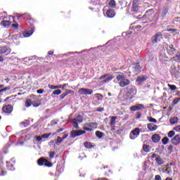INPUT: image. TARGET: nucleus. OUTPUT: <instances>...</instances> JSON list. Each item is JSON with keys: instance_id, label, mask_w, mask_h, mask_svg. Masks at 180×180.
Instances as JSON below:
<instances>
[{"instance_id": "nucleus-16", "label": "nucleus", "mask_w": 180, "mask_h": 180, "mask_svg": "<svg viewBox=\"0 0 180 180\" xmlns=\"http://www.w3.org/2000/svg\"><path fill=\"white\" fill-rule=\"evenodd\" d=\"M147 79H148V76L147 75L139 76L136 79V82H137V84H143L146 82Z\"/></svg>"}, {"instance_id": "nucleus-43", "label": "nucleus", "mask_w": 180, "mask_h": 180, "mask_svg": "<svg viewBox=\"0 0 180 180\" xmlns=\"http://www.w3.org/2000/svg\"><path fill=\"white\" fill-rule=\"evenodd\" d=\"M168 87L171 91H175V89H176V86L174 84H168Z\"/></svg>"}, {"instance_id": "nucleus-41", "label": "nucleus", "mask_w": 180, "mask_h": 180, "mask_svg": "<svg viewBox=\"0 0 180 180\" xmlns=\"http://www.w3.org/2000/svg\"><path fill=\"white\" fill-rule=\"evenodd\" d=\"M4 175H6V171L4 170L2 167L0 166V176H4Z\"/></svg>"}, {"instance_id": "nucleus-48", "label": "nucleus", "mask_w": 180, "mask_h": 180, "mask_svg": "<svg viewBox=\"0 0 180 180\" xmlns=\"http://www.w3.org/2000/svg\"><path fill=\"white\" fill-rule=\"evenodd\" d=\"M55 143L56 144V146H60V144H61V143H63V141L60 139H57L55 140Z\"/></svg>"}, {"instance_id": "nucleus-33", "label": "nucleus", "mask_w": 180, "mask_h": 180, "mask_svg": "<svg viewBox=\"0 0 180 180\" xmlns=\"http://www.w3.org/2000/svg\"><path fill=\"white\" fill-rule=\"evenodd\" d=\"M37 162H38V165L39 166L44 165V162H46V160L43 158H41L38 160Z\"/></svg>"}, {"instance_id": "nucleus-13", "label": "nucleus", "mask_w": 180, "mask_h": 180, "mask_svg": "<svg viewBox=\"0 0 180 180\" xmlns=\"http://www.w3.org/2000/svg\"><path fill=\"white\" fill-rule=\"evenodd\" d=\"M142 109H144V105L143 104H136L135 105L130 107V110L131 112H136L137 110H141Z\"/></svg>"}, {"instance_id": "nucleus-17", "label": "nucleus", "mask_w": 180, "mask_h": 180, "mask_svg": "<svg viewBox=\"0 0 180 180\" xmlns=\"http://www.w3.org/2000/svg\"><path fill=\"white\" fill-rule=\"evenodd\" d=\"M13 110V107L11 105H7L4 107H3V112L4 113H7L8 115H10V113H12V111Z\"/></svg>"}, {"instance_id": "nucleus-30", "label": "nucleus", "mask_w": 180, "mask_h": 180, "mask_svg": "<svg viewBox=\"0 0 180 180\" xmlns=\"http://www.w3.org/2000/svg\"><path fill=\"white\" fill-rule=\"evenodd\" d=\"M32 103H33V101L31 98H27L25 101L26 108H30L32 106Z\"/></svg>"}, {"instance_id": "nucleus-64", "label": "nucleus", "mask_w": 180, "mask_h": 180, "mask_svg": "<svg viewBox=\"0 0 180 180\" xmlns=\"http://www.w3.org/2000/svg\"><path fill=\"white\" fill-rule=\"evenodd\" d=\"M167 32H172V33H175V32H176V30H175V29H169V30H167Z\"/></svg>"}, {"instance_id": "nucleus-12", "label": "nucleus", "mask_w": 180, "mask_h": 180, "mask_svg": "<svg viewBox=\"0 0 180 180\" xmlns=\"http://www.w3.org/2000/svg\"><path fill=\"white\" fill-rule=\"evenodd\" d=\"M132 72H134V74H139L140 73V71L141 70V67H140V63H134L131 67Z\"/></svg>"}, {"instance_id": "nucleus-61", "label": "nucleus", "mask_w": 180, "mask_h": 180, "mask_svg": "<svg viewBox=\"0 0 180 180\" xmlns=\"http://www.w3.org/2000/svg\"><path fill=\"white\" fill-rule=\"evenodd\" d=\"M155 180H162V179H161V176H160L159 174H157L155 176Z\"/></svg>"}, {"instance_id": "nucleus-15", "label": "nucleus", "mask_w": 180, "mask_h": 180, "mask_svg": "<svg viewBox=\"0 0 180 180\" xmlns=\"http://www.w3.org/2000/svg\"><path fill=\"white\" fill-rule=\"evenodd\" d=\"M168 14V8L165 7L162 8V10L160 11V13L159 15V18L162 19V20H164L165 19V17Z\"/></svg>"}, {"instance_id": "nucleus-24", "label": "nucleus", "mask_w": 180, "mask_h": 180, "mask_svg": "<svg viewBox=\"0 0 180 180\" xmlns=\"http://www.w3.org/2000/svg\"><path fill=\"white\" fill-rule=\"evenodd\" d=\"M86 51H89L88 49H84L83 51H82L81 52H78V51H75V52H68L64 54V56H70V55H73V54H81V53H85Z\"/></svg>"}, {"instance_id": "nucleus-37", "label": "nucleus", "mask_w": 180, "mask_h": 180, "mask_svg": "<svg viewBox=\"0 0 180 180\" xmlns=\"http://www.w3.org/2000/svg\"><path fill=\"white\" fill-rule=\"evenodd\" d=\"M168 141H169V139L168 137L165 136L162 139V143L164 144V146L168 144Z\"/></svg>"}, {"instance_id": "nucleus-19", "label": "nucleus", "mask_w": 180, "mask_h": 180, "mask_svg": "<svg viewBox=\"0 0 180 180\" xmlns=\"http://www.w3.org/2000/svg\"><path fill=\"white\" fill-rule=\"evenodd\" d=\"M62 172H64V169L61 167V166L58 165L56 167V171L55 173L56 176H60V175L62 174Z\"/></svg>"}, {"instance_id": "nucleus-25", "label": "nucleus", "mask_w": 180, "mask_h": 180, "mask_svg": "<svg viewBox=\"0 0 180 180\" xmlns=\"http://www.w3.org/2000/svg\"><path fill=\"white\" fill-rule=\"evenodd\" d=\"M113 78H115L112 75H108V76L107 77H105V79L102 82L103 84H106L108 82H110V81H112V79H113Z\"/></svg>"}, {"instance_id": "nucleus-55", "label": "nucleus", "mask_w": 180, "mask_h": 180, "mask_svg": "<svg viewBox=\"0 0 180 180\" xmlns=\"http://www.w3.org/2000/svg\"><path fill=\"white\" fill-rule=\"evenodd\" d=\"M174 58V61H179V60H180V53L176 55Z\"/></svg>"}, {"instance_id": "nucleus-34", "label": "nucleus", "mask_w": 180, "mask_h": 180, "mask_svg": "<svg viewBox=\"0 0 180 180\" xmlns=\"http://www.w3.org/2000/svg\"><path fill=\"white\" fill-rule=\"evenodd\" d=\"M153 13H154V10H148L146 13V16L148 18H151V16H153Z\"/></svg>"}, {"instance_id": "nucleus-9", "label": "nucleus", "mask_w": 180, "mask_h": 180, "mask_svg": "<svg viewBox=\"0 0 180 180\" xmlns=\"http://www.w3.org/2000/svg\"><path fill=\"white\" fill-rule=\"evenodd\" d=\"M170 143L173 144V146H179L180 143V135L176 134L173 138L171 139Z\"/></svg>"}, {"instance_id": "nucleus-49", "label": "nucleus", "mask_w": 180, "mask_h": 180, "mask_svg": "<svg viewBox=\"0 0 180 180\" xmlns=\"http://www.w3.org/2000/svg\"><path fill=\"white\" fill-rule=\"evenodd\" d=\"M60 94H61V90L60 89L55 90L52 94V95H60Z\"/></svg>"}, {"instance_id": "nucleus-40", "label": "nucleus", "mask_w": 180, "mask_h": 180, "mask_svg": "<svg viewBox=\"0 0 180 180\" xmlns=\"http://www.w3.org/2000/svg\"><path fill=\"white\" fill-rule=\"evenodd\" d=\"M174 136H175V132L174 131H170L167 134V137H169V139H172Z\"/></svg>"}, {"instance_id": "nucleus-45", "label": "nucleus", "mask_w": 180, "mask_h": 180, "mask_svg": "<svg viewBox=\"0 0 180 180\" xmlns=\"http://www.w3.org/2000/svg\"><path fill=\"white\" fill-rule=\"evenodd\" d=\"M68 137V134H65L62 138L60 136H58V139H61L62 141H64V140H65V139H67Z\"/></svg>"}, {"instance_id": "nucleus-32", "label": "nucleus", "mask_w": 180, "mask_h": 180, "mask_svg": "<svg viewBox=\"0 0 180 180\" xmlns=\"http://www.w3.org/2000/svg\"><path fill=\"white\" fill-rule=\"evenodd\" d=\"M116 119H117V117H111V120L110 122V126H115L116 124Z\"/></svg>"}, {"instance_id": "nucleus-14", "label": "nucleus", "mask_w": 180, "mask_h": 180, "mask_svg": "<svg viewBox=\"0 0 180 180\" xmlns=\"http://www.w3.org/2000/svg\"><path fill=\"white\" fill-rule=\"evenodd\" d=\"M15 159H12L11 161H6V167L8 171H15Z\"/></svg>"}, {"instance_id": "nucleus-1", "label": "nucleus", "mask_w": 180, "mask_h": 180, "mask_svg": "<svg viewBox=\"0 0 180 180\" xmlns=\"http://www.w3.org/2000/svg\"><path fill=\"white\" fill-rule=\"evenodd\" d=\"M84 130H72L71 132H70V134H71V137L72 139H75V137H78V136H82V134H85V133H86V131H92V128H89V127H84ZM86 130V131H85Z\"/></svg>"}, {"instance_id": "nucleus-47", "label": "nucleus", "mask_w": 180, "mask_h": 180, "mask_svg": "<svg viewBox=\"0 0 180 180\" xmlns=\"http://www.w3.org/2000/svg\"><path fill=\"white\" fill-rule=\"evenodd\" d=\"M51 136V134H44L41 135L42 139H49Z\"/></svg>"}, {"instance_id": "nucleus-58", "label": "nucleus", "mask_w": 180, "mask_h": 180, "mask_svg": "<svg viewBox=\"0 0 180 180\" xmlns=\"http://www.w3.org/2000/svg\"><path fill=\"white\" fill-rule=\"evenodd\" d=\"M174 130H175V131H177L178 133H180V125L174 127Z\"/></svg>"}, {"instance_id": "nucleus-18", "label": "nucleus", "mask_w": 180, "mask_h": 180, "mask_svg": "<svg viewBox=\"0 0 180 180\" xmlns=\"http://www.w3.org/2000/svg\"><path fill=\"white\" fill-rule=\"evenodd\" d=\"M107 18H115L116 16V13H115V10L113 8H109L106 12Z\"/></svg>"}, {"instance_id": "nucleus-56", "label": "nucleus", "mask_w": 180, "mask_h": 180, "mask_svg": "<svg viewBox=\"0 0 180 180\" xmlns=\"http://www.w3.org/2000/svg\"><path fill=\"white\" fill-rule=\"evenodd\" d=\"M35 140L37 141H41V140H43V138H42V136H35Z\"/></svg>"}, {"instance_id": "nucleus-39", "label": "nucleus", "mask_w": 180, "mask_h": 180, "mask_svg": "<svg viewBox=\"0 0 180 180\" xmlns=\"http://www.w3.org/2000/svg\"><path fill=\"white\" fill-rule=\"evenodd\" d=\"M108 5L110 6V8H115V6H116V1H115V0H111Z\"/></svg>"}, {"instance_id": "nucleus-50", "label": "nucleus", "mask_w": 180, "mask_h": 180, "mask_svg": "<svg viewBox=\"0 0 180 180\" xmlns=\"http://www.w3.org/2000/svg\"><path fill=\"white\" fill-rule=\"evenodd\" d=\"M179 101H180V98H174L173 102H172V105H178V102H179Z\"/></svg>"}, {"instance_id": "nucleus-38", "label": "nucleus", "mask_w": 180, "mask_h": 180, "mask_svg": "<svg viewBox=\"0 0 180 180\" xmlns=\"http://www.w3.org/2000/svg\"><path fill=\"white\" fill-rule=\"evenodd\" d=\"M147 120L150 123H157V120H155V118H153V117H147Z\"/></svg>"}, {"instance_id": "nucleus-59", "label": "nucleus", "mask_w": 180, "mask_h": 180, "mask_svg": "<svg viewBox=\"0 0 180 180\" xmlns=\"http://www.w3.org/2000/svg\"><path fill=\"white\" fill-rule=\"evenodd\" d=\"M141 117V112H137L136 119H140Z\"/></svg>"}, {"instance_id": "nucleus-4", "label": "nucleus", "mask_w": 180, "mask_h": 180, "mask_svg": "<svg viewBox=\"0 0 180 180\" xmlns=\"http://www.w3.org/2000/svg\"><path fill=\"white\" fill-rule=\"evenodd\" d=\"M34 33V25H30V27L22 32L23 37H30Z\"/></svg>"}, {"instance_id": "nucleus-22", "label": "nucleus", "mask_w": 180, "mask_h": 180, "mask_svg": "<svg viewBox=\"0 0 180 180\" xmlns=\"http://www.w3.org/2000/svg\"><path fill=\"white\" fill-rule=\"evenodd\" d=\"M148 129L150 131H155V130H157V125L153 123L148 124Z\"/></svg>"}, {"instance_id": "nucleus-57", "label": "nucleus", "mask_w": 180, "mask_h": 180, "mask_svg": "<svg viewBox=\"0 0 180 180\" xmlns=\"http://www.w3.org/2000/svg\"><path fill=\"white\" fill-rule=\"evenodd\" d=\"M109 77V74H105L100 77V79H106V77Z\"/></svg>"}, {"instance_id": "nucleus-54", "label": "nucleus", "mask_w": 180, "mask_h": 180, "mask_svg": "<svg viewBox=\"0 0 180 180\" xmlns=\"http://www.w3.org/2000/svg\"><path fill=\"white\" fill-rule=\"evenodd\" d=\"M9 89H11V87L10 86H6V87L0 90V94H1V92H5L6 91H9Z\"/></svg>"}, {"instance_id": "nucleus-29", "label": "nucleus", "mask_w": 180, "mask_h": 180, "mask_svg": "<svg viewBox=\"0 0 180 180\" xmlns=\"http://www.w3.org/2000/svg\"><path fill=\"white\" fill-rule=\"evenodd\" d=\"M49 89H60L61 88H63V85H58V86H54V85H51V84H49Z\"/></svg>"}, {"instance_id": "nucleus-36", "label": "nucleus", "mask_w": 180, "mask_h": 180, "mask_svg": "<svg viewBox=\"0 0 180 180\" xmlns=\"http://www.w3.org/2000/svg\"><path fill=\"white\" fill-rule=\"evenodd\" d=\"M95 97L96 98L97 101H102L103 99V96L101 94H96Z\"/></svg>"}, {"instance_id": "nucleus-7", "label": "nucleus", "mask_w": 180, "mask_h": 180, "mask_svg": "<svg viewBox=\"0 0 180 180\" xmlns=\"http://www.w3.org/2000/svg\"><path fill=\"white\" fill-rule=\"evenodd\" d=\"M140 135V129L136 128L135 129L132 130L129 134V139L131 140H136L137 137Z\"/></svg>"}, {"instance_id": "nucleus-31", "label": "nucleus", "mask_w": 180, "mask_h": 180, "mask_svg": "<svg viewBox=\"0 0 180 180\" xmlns=\"http://www.w3.org/2000/svg\"><path fill=\"white\" fill-rule=\"evenodd\" d=\"M178 120H179L178 117H173L170 119V123L171 124H175L176 123H178Z\"/></svg>"}, {"instance_id": "nucleus-28", "label": "nucleus", "mask_w": 180, "mask_h": 180, "mask_svg": "<svg viewBox=\"0 0 180 180\" xmlns=\"http://www.w3.org/2000/svg\"><path fill=\"white\" fill-rule=\"evenodd\" d=\"M143 150L145 153H150V151H151V147L148 145L144 144L143 146Z\"/></svg>"}, {"instance_id": "nucleus-5", "label": "nucleus", "mask_w": 180, "mask_h": 180, "mask_svg": "<svg viewBox=\"0 0 180 180\" xmlns=\"http://www.w3.org/2000/svg\"><path fill=\"white\" fill-rule=\"evenodd\" d=\"M162 39V34L160 32H157L156 34L153 35L151 38V41L153 44H157L158 41H161Z\"/></svg>"}, {"instance_id": "nucleus-63", "label": "nucleus", "mask_w": 180, "mask_h": 180, "mask_svg": "<svg viewBox=\"0 0 180 180\" xmlns=\"http://www.w3.org/2000/svg\"><path fill=\"white\" fill-rule=\"evenodd\" d=\"M103 110H105V108H98L96 110V112H103Z\"/></svg>"}, {"instance_id": "nucleus-26", "label": "nucleus", "mask_w": 180, "mask_h": 180, "mask_svg": "<svg viewBox=\"0 0 180 180\" xmlns=\"http://www.w3.org/2000/svg\"><path fill=\"white\" fill-rule=\"evenodd\" d=\"M155 161L158 165H162L164 162H165L164 160H162V158H161L159 155H158V157L155 158Z\"/></svg>"}, {"instance_id": "nucleus-3", "label": "nucleus", "mask_w": 180, "mask_h": 180, "mask_svg": "<svg viewBox=\"0 0 180 180\" xmlns=\"http://www.w3.org/2000/svg\"><path fill=\"white\" fill-rule=\"evenodd\" d=\"M117 79L120 81V86L122 88H124V86H127L130 84V80L126 79V77L123 75H118Z\"/></svg>"}, {"instance_id": "nucleus-35", "label": "nucleus", "mask_w": 180, "mask_h": 180, "mask_svg": "<svg viewBox=\"0 0 180 180\" xmlns=\"http://www.w3.org/2000/svg\"><path fill=\"white\" fill-rule=\"evenodd\" d=\"M96 136L98 139H102V137H103V134L101 131H96Z\"/></svg>"}, {"instance_id": "nucleus-46", "label": "nucleus", "mask_w": 180, "mask_h": 180, "mask_svg": "<svg viewBox=\"0 0 180 180\" xmlns=\"http://www.w3.org/2000/svg\"><path fill=\"white\" fill-rule=\"evenodd\" d=\"M71 91L68 93H63L60 95V99H64L67 96V95H69V94H71Z\"/></svg>"}, {"instance_id": "nucleus-8", "label": "nucleus", "mask_w": 180, "mask_h": 180, "mask_svg": "<svg viewBox=\"0 0 180 180\" xmlns=\"http://www.w3.org/2000/svg\"><path fill=\"white\" fill-rule=\"evenodd\" d=\"M127 95H131V99L133 98V95H136V87L134 86H129L127 87Z\"/></svg>"}, {"instance_id": "nucleus-21", "label": "nucleus", "mask_w": 180, "mask_h": 180, "mask_svg": "<svg viewBox=\"0 0 180 180\" xmlns=\"http://www.w3.org/2000/svg\"><path fill=\"white\" fill-rule=\"evenodd\" d=\"M1 26H4V27H9L11 25H12V22L9 20H3L1 22Z\"/></svg>"}, {"instance_id": "nucleus-20", "label": "nucleus", "mask_w": 180, "mask_h": 180, "mask_svg": "<svg viewBox=\"0 0 180 180\" xmlns=\"http://www.w3.org/2000/svg\"><path fill=\"white\" fill-rule=\"evenodd\" d=\"M85 126H87L88 127H91V129H92L98 128V124L96 122L86 123Z\"/></svg>"}, {"instance_id": "nucleus-44", "label": "nucleus", "mask_w": 180, "mask_h": 180, "mask_svg": "<svg viewBox=\"0 0 180 180\" xmlns=\"http://www.w3.org/2000/svg\"><path fill=\"white\" fill-rule=\"evenodd\" d=\"M58 122H60V120H53L52 121H51V126H55V124H57V123H58Z\"/></svg>"}, {"instance_id": "nucleus-2", "label": "nucleus", "mask_w": 180, "mask_h": 180, "mask_svg": "<svg viewBox=\"0 0 180 180\" xmlns=\"http://www.w3.org/2000/svg\"><path fill=\"white\" fill-rule=\"evenodd\" d=\"M84 122V117L81 115H78L75 118L70 120V123L72 124L74 129H79V123Z\"/></svg>"}, {"instance_id": "nucleus-62", "label": "nucleus", "mask_w": 180, "mask_h": 180, "mask_svg": "<svg viewBox=\"0 0 180 180\" xmlns=\"http://www.w3.org/2000/svg\"><path fill=\"white\" fill-rule=\"evenodd\" d=\"M37 92L39 94H43V92H44V89H38V90H37Z\"/></svg>"}, {"instance_id": "nucleus-6", "label": "nucleus", "mask_w": 180, "mask_h": 180, "mask_svg": "<svg viewBox=\"0 0 180 180\" xmlns=\"http://www.w3.org/2000/svg\"><path fill=\"white\" fill-rule=\"evenodd\" d=\"M79 95H92L94 94V90L86 88H81L78 91Z\"/></svg>"}, {"instance_id": "nucleus-10", "label": "nucleus", "mask_w": 180, "mask_h": 180, "mask_svg": "<svg viewBox=\"0 0 180 180\" xmlns=\"http://www.w3.org/2000/svg\"><path fill=\"white\" fill-rule=\"evenodd\" d=\"M11 53V49L8 46H0V54H4V56H8Z\"/></svg>"}, {"instance_id": "nucleus-42", "label": "nucleus", "mask_w": 180, "mask_h": 180, "mask_svg": "<svg viewBox=\"0 0 180 180\" xmlns=\"http://www.w3.org/2000/svg\"><path fill=\"white\" fill-rule=\"evenodd\" d=\"M84 147H86V148H92V143L90 142H85Z\"/></svg>"}, {"instance_id": "nucleus-60", "label": "nucleus", "mask_w": 180, "mask_h": 180, "mask_svg": "<svg viewBox=\"0 0 180 180\" xmlns=\"http://www.w3.org/2000/svg\"><path fill=\"white\" fill-rule=\"evenodd\" d=\"M12 27H14V29H18V27H19V24H18V22L12 24Z\"/></svg>"}, {"instance_id": "nucleus-11", "label": "nucleus", "mask_w": 180, "mask_h": 180, "mask_svg": "<svg viewBox=\"0 0 180 180\" xmlns=\"http://www.w3.org/2000/svg\"><path fill=\"white\" fill-rule=\"evenodd\" d=\"M141 9H143V7L139 6L136 2L133 3L131 9L132 12H134V13H139L141 12Z\"/></svg>"}, {"instance_id": "nucleus-27", "label": "nucleus", "mask_w": 180, "mask_h": 180, "mask_svg": "<svg viewBox=\"0 0 180 180\" xmlns=\"http://www.w3.org/2000/svg\"><path fill=\"white\" fill-rule=\"evenodd\" d=\"M175 50H176L175 48L172 47V46H169L167 47V53L170 56H172V54H174V52L175 51Z\"/></svg>"}, {"instance_id": "nucleus-23", "label": "nucleus", "mask_w": 180, "mask_h": 180, "mask_svg": "<svg viewBox=\"0 0 180 180\" xmlns=\"http://www.w3.org/2000/svg\"><path fill=\"white\" fill-rule=\"evenodd\" d=\"M160 140H161V136H160V135L154 134L152 136V141H153V143H158Z\"/></svg>"}, {"instance_id": "nucleus-52", "label": "nucleus", "mask_w": 180, "mask_h": 180, "mask_svg": "<svg viewBox=\"0 0 180 180\" xmlns=\"http://www.w3.org/2000/svg\"><path fill=\"white\" fill-rule=\"evenodd\" d=\"M91 5H98L99 4V0H91Z\"/></svg>"}, {"instance_id": "nucleus-53", "label": "nucleus", "mask_w": 180, "mask_h": 180, "mask_svg": "<svg viewBox=\"0 0 180 180\" xmlns=\"http://www.w3.org/2000/svg\"><path fill=\"white\" fill-rule=\"evenodd\" d=\"M54 155H56V152L54 151H51L49 153V158L53 159L54 158Z\"/></svg>"}, {"instance_id": "nucleus-51", "label": "nucleus", "mask_w": 180, "mask_h": 180, "mask_svg": "<svg viewBox=\"0 0 180 180\" xmlns=\"http://www.w3.org/2000/svg\"><path fill=\"white\" fill-rule=\"evenodd\" d=\"M168 151L170 153H174V146L169 145L167 148Z\"/></svg>"}]
</instances>
